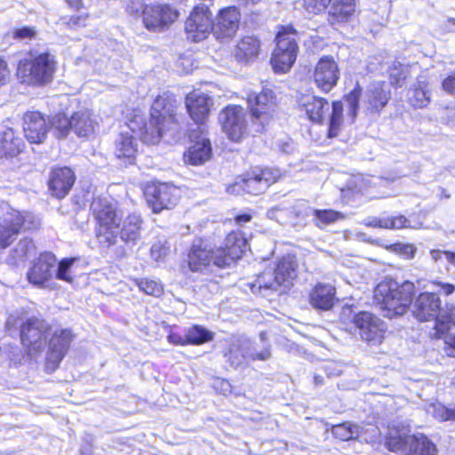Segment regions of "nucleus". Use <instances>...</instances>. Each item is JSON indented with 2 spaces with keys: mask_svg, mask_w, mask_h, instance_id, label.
<instances>
[{
  "mask_svg": "<svg viewBox=\"0 0 455 455\" xmlns=\"http://www.w3.org/2000/svg\"><path fill=\"white\" fill-rule=\"evenodd\" d=\"M246 239L240 231L230 232L224 243L215 250L202 239L194 241L188 253V266L194 271H202L212 262L219 267L230 266L239 259L245 250Z\"/></svg>",
  "mask_w": 455,
  "mask_h": 455,
  "instance_id": "nucleus-1",
  "label": "nucleus"
},
{
  "mask_svg": "<svg viewBox=\"0 0 455 455\" xmlns=\"http://www.w3.org/2000/svg\"><path fill=\"white\" fill-rule=\"evenodd\" d=\"M415 285L410 281L399 284L395 280L385 279L374 290V301L383 315L393 318L403 315L412 302Z\"/></svg>",
  "mask_w": 455,
  "mask_h": 455,
  "instance_id": "nucleus-2",
  "label": "nucleus"
},
{
  "mask_svg": "<svg viewBox=\"0 0 455 455\" xmlns=\"http://www.w3.org/2000/svg\"><path fill=\"white\" fill-rule=\"evenodd\" d=\"M391 98V91L385 82H372L363 91L357 83L355 88L345 96L347 103V115L355 121L358 116L360 104L365 115L379 114Z\"/></svg>",
  "mask_w": 455,
  "mask_h": 455,
  "instance_id": "nucleus-3",
  "label": "nucleus"
},
{
  "mask_svg": "<svg viewBox=\"0 0 455 455\" xmlns=\"http://www.w3.org/2000/svg\"><path fill=\"white\" fill-rule=\"evenodd\" d=\"M56 70V61L48 52L30 51L19 61L17 77L27 84L44 85L50 83Z\"/></svg>",
  "mask_w": 455,
  "mask_h": 455,
  "instance_id": "nucleus-4",
  "label": "nucleus"
},
{
  "mask_svg": "<svg viewBox=\"0 0 455 455\" xmlns=\"http://www.w3.org/2000/svg\"><path fill=\"white\" fill-rule=\"evenodd\" d=\"M54 135L59 138H66L69 131L74 132L78 137L89 138L94 133L97 122L92 113L88 108H80L70 116L59 113L50 121Z\"/></svg>",
  "mask_w": 455,
  "mask_h": 455,
  "instance_id": "nucleus-5",
  "label": "nucleus"
},
{
  "mask_svg": "<svg viewBox=\"0 0 455 455\" xmlns=\"http://www.w3.org/2000/svg\"><path fill=\"white\" fill-rule=\"evenodd\" d=\"M92 210L98 222L99 243L105 247L116 244L121 219L116 208L107 199L96 198L92 203Z\"/></svg>",
  "mask_w": 455,
  "mask_h": 455,
  "instance_id": "nucleus-6",
  "label": "nucleus"
},
{
  "mask_svg": "<svg viewBox=\"0 0 455 455\" xmlns=\"http://www.w3.org/2000/svg\"><path fill=\"white\" fill-rule=\"evenodd\" d=\"M297 32L292 26L283 27L276 35V47L272 54L271 64L275 73H285L294 64L298 44Z\"/></svg>",
  "mask_w": 455,
  "mask_h": 455,
  "instance_id": "nucleus-7",
  "label": "nucleus"
},
{
  "mask_svg": "<svg viewBox=\"0 0 455 455\" xmlns=\"http://www.w3.org/2000/svg\"><path fill=\"white\" fill-rule=\"evenodd\" d=\"M51 331V324L40 317L32 316L22 322L20 335L28 355L34 356L44 350Z\"/></svg>",
  "mask_w": 455,
  "mask_h": 455,
  "instance_id": "nucleus-8",
  "label": "nucleus"
},
{
  "mask_svg": "<svg viewBox=\"0 0 455 455\" xmlns=\"http://www.w3.org/2000/svg\"><path fill=\"white\" fill-rule=\"evenodd\" d=\"M224 356L231 366L236 368L243 363L246 358L252 361H265L270 358L271 349L266 346L263 349L258 350L251 345V342L245 338L234 337L230 339L228 349Z\"/></svg>",
  "mask_w": 455,
  "mask_h": 455,
  "instance_id": "nucleus-9",
  "label": "nucleus"
},
{
  "mask_svg": "<svg viewBox=\"0 0 455 455\" xmlns=\"http://www.w3.org/2000/svg\"><path fill=\"white\" fill-rule=\"evenodd\" d=\"M185 32L188 40L200 42L211 32L214 33V22L210 8L205 4L196 5L185 22Z\"/></svg>",
  "mask_w": 455,
  "mask_h": 455,
  "instance_id": "nucleus-10",
  "label": "nucleus"
},
{
  "mask_svg": "<svg viewBox=\"0 0 455 455\" xmlns=\"http://www.w3.org/2000/svg\"><path fill=\"white\" fill-rule=\"evenodd\" d=\"M57 267L56 256L49 251L40 253L27 272L29 283L37 288H49Z\"/></svg>",
  "mask_w": 455,
  "mask_h": 455,
  "instance_id": "nucleus-11",
  "label": "nucleus"
},
{
  "mask_svg": "<svg viewBox=\"0 0 455 455\" xmlns=\"http://www.w3.org/2000/svg\"><path fill=\"white\" fill-rule=\"evenodd\" d=\"M178 16V12L169 4H148L142 11V22L148 31L163 32Z\"/></svg>",
  "mask_w": 455,
  "mask_h": 455,
  "instance_id": "nucleus-12",
  "label": "nucleus"
},
{
  "mask_svg": "<svg viewBox=\"0 0 455 455\" xmlns=\"http://www.w3.org/2000/svg\"><path fill=\"white\" fill-rule=\"evenodd\" d=\"M353 323L363 340L371 345H379L382 342L387 326L377 315L362 311L354 316Z\"/></svg>",
  "mask_w": 455,
  "mask_h": 455,
  "instance_id": "nucleus-13",
  "label": "nucleus"
},
{
  "mask_svg": "<svg viewBox=\"0 0 455 455\" xmlns=\"http://www.w3.org/2000/svg\"><path fill=\"white\" fill-rule=\"evenodd\" d=\"M145 196L153 212L159 213L164 209H171L176 205L179 189L168 183H153L147 186Z\"/></svg>",
  "mask_w": 455,
  "mask_h": 455,
  "instance_id": "nucleus-14",
  "label": "nucleus"
},
{
  "mask_svg": "<svg viewBox=\"0 0 455 455\" xmlns=\"http://www.w3.org/2000/svg\"><path fill=\"white\" fill-rule=\"evenodd\" d=\"M224 132L233 141H239L246 132L247 120L243 108L237 105L226 107L219 115Z\"/></svg>",
  "mask_w": 455,
  "mask_h": 455,
  "instance_id": "nucleus-15",
  "label": "nucleus"
},
{
  "mask_svg": "<svg viewBox=\"0 0 455 455\" xmlns=\"http://www.w3.org/2000/svg\"><path fill=\"white\" fill-rule=\"evenodd\" d=\"M277 175L269 169L254 171L242 179L241 182H235L228 188V193H239L243 189L248 194L259 195L263 193L272 183L275 182Z\"/></svg>",
  "mask_w": 455,
  "mask_h": 455,
  "instance_id": "nucleus-16",
  "label": "nucleus"
},
{
  "mask_svg": "<svg viewBox=\"0 0 455 455\" xmlns=\"http://www.w3.org/2000/svg\"><path fill=\"white\" fill-rule=\"evenodd\" d=\"M339 79V68L332 56L325 55L320 58L315 67L314 82L323 92H331Z\"/></svg>",
  "mask_w": 455,
  "mask_h": 455,
  "instance_id": "nucleus-17",
  "label": "nucleus"
},
{
  "mask_svg": "<svg viewBox=\"0 0 455 455\" xmlns=\"http://www.w3.org/2000/svg\"><path fill=\"white\" fill-rule=\"evenodd\" d=\"M177 100L172 94L164 93L154 100L151 107V116L158 119L164 127L174 132L179 124L176 116Z\"/></svg>",
  "mask_w": 455,
  "mask_h": 455,
  "instance_id": "nucleus-18",
  "label": "nucleus"
},
{
  "mask_svg": "<svg viewBox=\"0 0 455 455\" xmlns=\"http://www.w3.org/2000/svg\"><path fill=\"white\" fill-rule=\"evenodd\" d=\"M74 335L68 329L55 331L49 339L46 354V368L54 371L66 355Z\"/></svg>",
  "mask_w": 455,
  "mask_h": 455,
  "instance_id": "nucleus-19",
  "label": "nucleus"
},
{
  "mask_svg": "<svg viewBox=\"0 0 455 455\" xmlns=\"http://www.w3.org/2000/svg\"><path fill=\"white\" fill-rule=\"evenodd\" d=\"M328 4L329 14L339 21H345L350 18L356 7V0H307V9L314 13L324 11Z\"/></svg>",
  "mask_w": 455,
  "mask_h": 455,
  "instance_id": "nucleus-20",
  "label": "nucleus"
},
{
  "mask_svg": "<svg viewBox=\"0 0 455 455\" xmlns=\"http://www.w3.org/2000/svg\"><path fill=\"white\" fill-rule=\"evenodd\" d=\"M185 104L191 119L196 124H204L213 106V100L207 94L197 91L187 95Z\"/></svg>",
  "mask_w": 455,
  "mask_h": 455,
  "instance_id": "nucleus-21",
  "label": "nucleus"
},
{
  "mask_svg": "<svg viewBox=\"0 0 455 455\" xmlns=\"http://www.w3.org/2000/svg\"><path fill=\"white\" fill-rule=\"evenodd\" d=\"M441 310V299L439 296L432 292H422L413 303V315L421 321H429L438 317Z\"/></svg>",
  "mask_w": 455,
  "mask_h": 455,
  "instance_id": "nucleus-22",
  "label": "nucleus"
},
{
  "mask_svg": "<svg viewBox=\"0 0 455 455\" xmlns=\"http://www.w3.org/2000/svg\"><path fill=\"white\" fill-rule=\"evenodd\" d=\"M298 107L314 123H322L331 109L327 100L313 94H302L298 99Z\"/></svg>",
  "mask_w": 455,
  "mask_h": 455,
  "instance_id": "nucleus-23",
  "label": "nucleus"
},
{
  "mask_svg": "<svg viewBox=\"0 0 455 455\" xmlns=\"http://www.w3.org/2000/svg\"><path fill=\"white\" fill-rule=\"evenodd\" d=\"M25 225V217L18 211L11 210L0 220V247H8Z\"/></svg>",
  "mask_w": 455,
  "mask_h": 455,
  "instance_id": "nucleus-24",
  "label": "nucleus"
},
{
  "mask_svg": "<svg viewBox=\"0 0 455 455\" xmlns=\"http://www.w3.org/2000/svg\"><path fill=\"white\" fill-rule=\"evenodd\" d=\"M49 131L44 116L36 111L27 112L23 117V132L30 143H42Z\"/></svg>",
  "mask_w": 455,
  "mask_h": 455,
  "instance_id": "nucleus-25",
  "label": "nucleus"
},
{
  "mask_svg": "<svg viewBox=\"0 0 455 455\" xmlns=\"http://www.w3.org/2000/svg\"><path fill=\"white\" fill-rule=\"evenodd\" d=\"M240 12L236 7H228L221 10L214 22V35L217 38L233 36L239 27Z\"/></svg>",
  "mask_w": 455,
  "mask_h": 455,
  "instance_id": "nucleus-26",
  "label": "nucleus"
},
{
  "mask_svg": "<svg viewBox=\"0 0 455 455\" xmlns=\"http://www.w3.org/2000/svg\"><path fill=\"white\" fill-rule=\"evenodd\" d=\"M75 180V173L70 168H53L49 179V189L55 197L61 199L68 195Z\"/></svg>",
  "mask_w": 455,
  "mask_h": 455,
  "instance_id": "nucleus-27",
  "label": "nucleus"
},
{
  "mask_svg": "<svg viewBox=\"0 0 455 455\" xmlns=\"http://www.w3.org/2000/svg\"><path fill=\"white\" fill-rule=\"evenodd\" d=\"M411 429L409 426L403 424H393L388 427V432L386 437V446L393 452H399L405 455L409 449L411 438Z\"/></svg>",
  "mask_w": 455,
  "mask_h": 455,
  "instance_id": "nucleus-28",
  "label": "nucleus"
},
{
  "mask_svg": "<svg viewBox=\"0 0 455 455\" xmlns=\"http://www.w3.org/2000/svg\"><path fill=\"white\" fill-rule=\"evenodd\" d=\"M138 140L130 132H121L114 143V153L116 158L132 164L138 153Z\"/></svg>",
  "mask_w": 455,
  "mask_h": 455,
  "instance_id": "nucleus-29",
  "label": "nucleus"
},
{
  "mask_svg": "<svg viewBox=\"0 0 455 455\" xmlns=\"http://www.w3.org/2000/svg\"><path fill=\"white\" fill-rule=\"evenodd\" d=\"M247 101L252 116L259 120L261 125L263 120L266 119L267 111L274 105L273 92L270 90H266L259 93L250 92L247 95Z\"/></svg>",
  "mask_w": 455,
  "mask_h": 455,
  "instance_id": "nucleus-30",
  "label": "nucleus"
},
{
  "mask_svg": "<svg viewBox=\"0 0 455 455\" xmlns=\"http://www.w3.org/2000/svg\"><path fill=\"white\" fill-rule=\"evenodd\" d=\"M260 50V44L254 36H244L241 38L233 50L234 59L241 64H247L254 61Z\"/></svg>",
  "mask_w": 455,
  "mask_h": 455,
  "instance_id": "nucleus-31",
  "label": "nucleus"
},
{
  "mask_svg": "<svg viewBox=\"0 0 455 455\" xmlns=\"http://www.w3.org/2000/svg\"><path fill=\"white\" fill-rule=\"evenodd\" d=\"M335 294L336 290L334 286L318 283L310 292V305L316 309L329 310L334 306L337 300Z\"/></svg>",
  "mask_w": 455,
  "mask_h": 455,
  "instance_id": "nucleus-32",
  "label": "nucleus"
},
{
  "mask_svg": "<svg viewBox=\"0 0 455 455\" xmlns=\"http://www.w3.org/2000/svg\"><path fill=\"white\" fill-rule=\"evenodd\" d=\"M142 220L136 214L128 215L124 220H120V226L117 229V235L130 247L136 244L140 238Z\"/></svg>",
  "mask_w": 455,
  "mask_h": 455,
  "instance_id": "nucleus-33",
  "label": "nucleus"
},
{
  "mask_svg": "<svg viewBox=\"0 0 455 455\" xmlns=\"http://www.w3.org/2000/svg\"><path fill=\"white\" fill-rule=\"evenodd\" d=\"M409 103L415 108L427 107L431 100L429 84L425 76H419L408 92Z\"/></svg>",
  "mask_w": 455,
  "mask_h": 455,
  "instance_id": "nucleus-34",
  "label": "nucleus"
},
{
  "mask_svg": "<svg viewBox=\"0 0 455 455\" xmlns=\"http://www.w3.org/2000/svg\"><path fill=\"white\" fill-rule=\"evenodd\" d=\"M294 212L296 215L302 217L308 216L312 213L315 218V225L321 227V225H329L336 222L339 220L344 219V215L333 210H313L307 207L305 204H298L294 207Z\"/></svg>",
  "mask_w": 455,
  "mask_h": 455,
  "instance_id": "nucleus-35",
  "label": "nucleus"
},
{
  "mask_svg": "<svg viewBox=\"0 0 455 455\" xmlns=\"http://www.w3.org/2000/svg\"><path fill=\"white\" fill-rule=\"evenodd\" d=\"M211 156V142L208 139L202 138L196 141L184 154V161L187 164L199 165L209 160Z\"/></svg>",
  "mask_w": 455,
  "mask_h": 455,
  "instance_id": "nucleus-36",
  "label": "nucleus"
},
{
  "mask_svg": "<svg viewBox=\"0 0 455 455\" xmlns=\"http://www.w3.org/2000/svg\"><path fill=\"white\" fill-rule=\"evenodd\" d=\"M297 262L294 256L288 255L281 259L274 269L277 283L284 288L291 285L292 280L297 275Z\"/></svg>",
  "mask_w": 455,
  "mask_h": 455,
  "instance_id": "nucleus-37",
  "label": "nucleus"
},
{
  "mask_svg": "<svg viewBox=\"0 0 455 455\" xmlns=\"http://www.w3.org/2000/svg\"><path fill=\"white\" fill-rule=\"evenodd\" d=\"M22 139L16 136L15 132L6 128L0 132V156H14L23 148Z\"/></svg>",
  "mask_w": 455,
  "mask_h": 455,
  "instance_id": "nucleus-38",
  "label": "nucleus"
},
{
  "mask_svg": "<svg viewBox=\"0 0 455 455\" xmlns=\"http://www.w3.org/2000/svg\"><path fill=\"white\" fill-rule=\"evenodd\" d=\"M251 291L253 293H260L267 296L268 291H277L282 285L277 283L275 270H266L258 275L255 282L249 283Z\"/></svg>",
  "mask_w": 455,
  "mask_h": 455,
  "instance_id": "nucleus-39",
  "label": "nucleus"
},
{
  "mask_svg": "<svg viewBox=\"0 0 455 455\" xmlns=\"http://www.w3.org/2000/svg\"><path fill=\"white\" fill-rule=\"evenodd\" d=\"M36 253V245L29 238H23L19 241L15 247L10 251L7 263L16 267L23 264L27 259Z\"/></svg>",
  "mask_w": 455,
  "mask_h": 455,
  "instance_id": "nucleus-40",
  "label": "nucleus"
},
{
  "mask_svg": "<svg viewBox=\"0 0 455 455\" xmlns=\"http://www.w3.org/2000/svg\"><path fill=\"white\" fill-rule=\"evenodd\" d=\"M405 455H437L435 444L424 434L413 435Z\"/></svg>",
  "mask_w": 455,
  "mask_h": 455,
  "instance_id": "nucleus-41",
  "label": "nucleus"
},
{
  "mask_svg": "<svg viewBox=\"0 0 455 455\" xmlns=\"http://www.w3.org/2000/svg\"><path fill=\"white\" fill-rule=\"evenodd\" d=\"M167 132L171 131L164 127L158 119L150 116L149 121L140 129V137L146 143L156 144Z\"/></svg>",
  "mask_w": 455,
  "mask_h": 455,
  "instance_id": "nucleus-42",
  "label": "nucleus"
},
{
  "mask_svg": "<svg viewBox=\"0 0 455 455\" xmlns=\"http://www.w3.org/2000/svg\"><path fill=\"white\" fill-rule=\"evenodd\" d=\"M455 325V306H446L440 310L435 322V331L438 338L448 332Z\"/></svg>",
  "mask_w": 455,
  "mask_h": 455,
  "instance_id": "nucleus-43",
  "label": "nucleus"
},
{
  "mask_svg": "<svg viewBox=\"0 0 455 455\" xmlns=\"http://www.w3.org/2000/svg\"><path fill=\"white\" fill-rule=\"evenodd\" d=\"M185 337L188 344L201 345L212 340L214 335L201 325H194L186 331Z\"/></svg>",
  "mask_w": 455,
  "mask_h": 455,
  "instance_id": "nucleus-44",
  "label": "nucleus"
},
{
  "mask_svg": "<svg viewBox=\"0 0 455 455\" xmlns=\"http://www.w3.org/2000/svg\"><path fill=\"white\" fill-rule=\"evenodd\" d=\"M331 432L336 438L341 441H347L357 438L362 432V427L350 422H345L333 426Z\"/></svg>",
  "mask_w": 455,
  "mask_h": 455,
  "instance_id": "nucleus-45",
  "label": "nucleus"
},
{
  "mask_svg": "<svg viewBox=\"0 0 455 455\" xmlns=\"http://www.w3.org/2000/svg\"><path fill=\"white\" fill-rule=\"evenodd\" d=\"M343 123V104L341 101H333L329 121V136H337Z\"/></svg>",
  "mask_w": 455,
  "mask_h": 455,
  "instance_id": "nucleus-46",
  "label": "nucleus"
},
{
  "mask_svg": "<svg viewBox=\"0 0 455 455\" xmlns=\"http://www.w3.org/2000/svg\"><path fill=\"white\" fill-rule=\"evenodd\" d=\"M426 411L439 421L455 420V406L448 408L440 403H434L427 405Z\"/></svg>",
  "mask_w": 455,
  "mask_h": 455,
  "instance_id": "nucleus-47",
  "label": "nucleus"
},
{
  "mask_svg": "<svg viewBox=\"0 0 455 455\" xmlns=\"http://www.w3.org/2000/svg\"><path fill=\"white\" fill-rule=\"evenodd\" d=\"M390 83L395 87H402L409 75L407 66L399 62H394L388 68Z\"/></svg>",
  "mask_w": 455,
  "mask_h": 455,
  "instance_id": "nucleus-48",
  "label": "nucleus"
},
{
  "mask_svg": "<svg viewBox=\"0 0 455 455\" xmlns=\"http://www.w3.org/2000/svg\"><path fill=\"white\" fill-rule=\"evenodd\" d=\"M75 260L76 259L73 258H66L60 262L57 261L56 271L54 274L56 278L71 283L73 281L72 266Z\"/></svg>",
  "mask_w": 455,
  "mask_h": 455,
  "instance_id": "nucleus-49",
  "label": "nucleus"
},
{
  "mask_svg": "<svg viewBox=\"0 0 455 455\" xmlns=\"http://www.w3.org/2000/svg\"><path fill=\"white\" fill-rule=\"evenodd\" d=\"M136 284L140 291H142L148 295L159 297L164 292L163 285L155 280H150L147 278L137 280Z\"/></svg>",
  "mask_w": 455,
  "mask_h": 455,
  "instance_id": "nucleus-50",
  "label": "nucleus"
},
{
  "mask_svg": "<svg viewBox=\"0 0 455 455\" xmlns=\"http://www.w3.org/2000/svg\"><path fill=\"white\" fill-rule=\"evenodd\" d=\"M170 252V245L166 240H158L150 249L151 258L156 261L164 259Z\"/></svg>",
  "mask_w": 455,
  "mask_h": 455,
  "instance_id": "nucleus-51",
  "label": "nucleus"
},
{
  "mask_svg": "<svg viewBox=\"0 0 455 455\" xmlns=\"http://www.w3.org/2000/svg\"><path fill=\"white\" fill-rule=\"evenodd\" d=\"M89 15L88 14H80L70 17H61L60 21L62 25L66 26L70 29H77L80 28H84L87 24Z\"/></svg>",
  "mask_w": 455,
  "mask_h": 455,
  "instance_id": "nucleus-52",
  "label": "nucleus"
},
{
  "mask_svg": "<svg viewBox=\"0 0 455 455\" xmlns=\"http://www.w3.org/2000/svg\"><path fill=\"white\" fill-rule=\"evenodd\" d=\"M386 229H401L415 228L411 225L410 220L402 214L386 217Z\"/></svg>",
  "mask_w": 455,
  "mask_h": 455,
  "instance_id": "nucleus-53",
  "label": "nucleus"
},
{
  "mask_svg": "<svg viewBox=\"0 0 455 455\" xmlns=\"http://www.w3.org/2000/svg\"><path fill=\"white\" fill-rule=\"evenodd\" d=\"M395 251L403 255L405 259H412L417 251L416 247L411 243H395Z\"/></svg>",
  "mask_w": 455,
  "mask_h": 455,
  "instance_id": "nucleus-54",
  "label": "nucleus"
},
{
  "mask_svg": "<svg viewBox=\"0 0 455 455\" xmlns=\"http://www.w3.org/2000/svg\"><path fill=\"white\" fill-rule=\"evenodd\" d=\"M12 34L13 37L17 39H32L36 36V31L33 28L22 27L20 28H15Z\"/></svg>",
  "mask_w": 455,
  "mask_h": 455,
  "instance_id": "nucleus-55",
  "label": "nucleus"
},
{
  "mask_svg": "<svg viewBox=\"0 0 455 455\" xmlns=\"http://www.w3.org/2000/svg\"><path fill=\"white\" fill-rule=\"evenodd\" d=\"M147 4H144L143 0H129L126 11L131 15H139L142 16V11L146 7Z\"/></svg>",
  "mask_w": 455,
  "mask_h": 455,
  "instance_id": "nucleus-56",
  "label": "nucleus"
},
{
  "mask_svg": "<svg viewBox=\"0 0 455 455\" xmlns=\"http://www.w3.org/2000/svg\"><path fill=\"white\" fill-rule=\"evenodd\" d=\"M441 338L444 339V343L447 346V354L450 356L455 357V332L450 333L448 331Z\"/></svg>",
  "mask_w": 455,
  "mask_h": 455,
  "instance_id": "nucleus-57",
  "label": "nucleus"
},
{
  "mask_svg": "<svg viewBox=\"0 0 455 455\" xmlns=\"http://www.w3.org/2000/svg\"><path fill=\"white\" fill-rule=\"evenodd\" d=\"M364 224L366 226L371 227V228H386V226H387L386 217H384V218L370 217V218L364 220Z\"/></svg>",
  "mask_w": 455,
  "mask_h": 455,
  "instance_id": "nucleus-58",
  "label": "nucleus"
},
{
  "mask_svg": "<svg viewBox=\"0 0 455 455\" xmlns=\"http://www.w3.org/2000/svg\"><path fill=\"white\" fill-rule=\"evenodd\" d=\"M443 89L450 94H455V72L443 81Z\"/></svg>",
  "mask_w": 455,
  "mask_h": 455,
  "instance_id": "nucleus-59",
  "label": "nucleus"
},
{
  "mask_svg": "<svg viewBox=\"0 0 455 455\" xmlns=\"http://www.w3.org/2000/svg\"><path fill=\"white\" fill-rule=\"evenodd\" d=\"M284 212H286V210L276 206V207H273L270 210H268L267 215L271 220H275L276 221H281V219H282L281 215L283 213H284Z\"/></svg>",
  "mask_w": 455,
  "mask_h": 455,
  "instance_id": "nucleus-60",
  "label": "nucleus"
},
{
  "mask_svg": "<svg viewBox=\"0 0 455 455\" xmlns=\"http://www.w3.org/2000/svg\"><path fill=\"white\" fill-rule=\"evenodd\" d=\"M168 339V341L173 345H181V346H184V345H187V339H186V337L183 338L181 335L178 334V333H170L167 337Z\"/></svg>",
  "mask_w": 455,
  "mask_h": 455,
  "instance_id": "nucleus-61",
  "label": "nucleus"
},
{
  "mask_svg": "<svg viewBox=\"0 0 455 455\" xmlns=\"http://www.w3.org/2000/svg\"><path fill=\"white\" fill-rule=\"evenodd\" d=\"M435 284L440 287L441 291L447 296L451 295L455 291V285L449 283L435 282Z\"/></svg>",
  "mask_w": 455,
  "mask_h": 455,
  "instance_id": "nucleus-62",
  "label": "nucleus"
},
{
  "mask_svg": "<svg viewBox=\"0 0 455 455\" xmlns=\"http://www.w3.org/2000/svg\"><path fill=\"white\" fill-rule=\"evenodd\" d=\"M8 73L6 62L0 58V86L5 84Z\"/></svg>",
  "mask_w": 455,
  "mask_h": 455,
  "instance_id": "nucleus-63",
  "label": "nucleus"
},
{
  "mask_svg": "<svg viewBox=\"0 0 455 455\" xmlns=\"http://www.w3.org/2000/svg\"><path fill=\"white\" fill-rule=\"evenodd\" d=\"M217 384L220 385V392L223 393L224 395L231 393V385L228 381L221 379L219 380Z\"/></svg>",
  "mask_w": 455,
  "mask_h": 455,
  "instance_id": "nucleus-64",
  "label": "nucleus"
}]
</instances>
